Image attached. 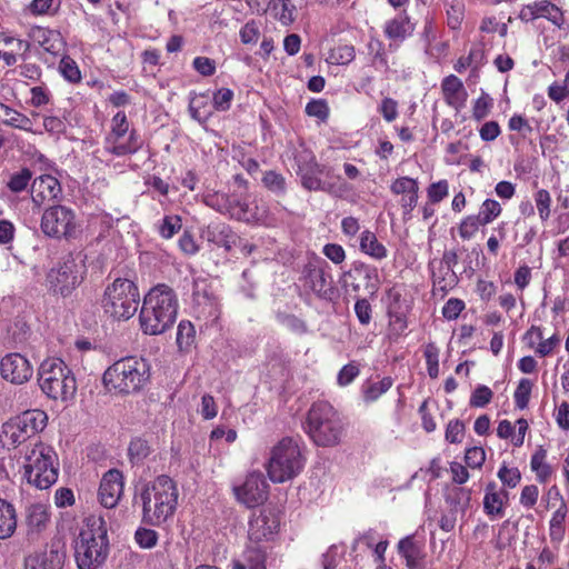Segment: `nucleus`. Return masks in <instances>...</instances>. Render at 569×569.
<instances>
[{"instance_id": "58836bf2", "label": "nucleus", "mask_w": 569, "mask_h": 569, "mask_svg": "<svg viewBox=\"0 0 569 569\" xmlns=\"http://www.w3.org/2000/svg\"><path fill=\"white\" fill-rule=\"evenodd\" d=\"M263 186L271 192L282 196L286 193V179L273 170L266 171L262 177Z\"/></svg>"}, {"instance_id": "2f4dec72", "label": "nucleus", "mask_w": 569, "mask_h": 569, "mask_svg": "<svg viewBox=\"0 0 569 569\" xmlns=\"http://www.w3.org/2000/svg\"><path fill=\"white\" fill-rule=\"evenodd\" d=\"M567 516L566 502H562L559 508L553 512L550 520V539L560 542L565 536V520Z\"/></svg>"}, {"instance_id": "6e6552de", "label": "nucleus", "mask_w": 569, "mask_h": 569, "mask_svg": "<svg viewBox=\"0 0 569 569\" xmlns=\"http://www.w3.org/2000/svg\"><path fill=\"white\" fill-rule=\"evenodd\" d=\"M305 466V458L296 441L283 438L271 450L267 466L270 480L282 483L297 477Z\"/></svg>"}, {"instance_id": "4468645a", "label": "nucleus", "mask_w": 569, "mask_h": 569, "mask_svg": "<svg viewBox=\"0 0 569 569\" xmlns=\"http://www.w3.org/2000/svg\"><path fill=\"white\" fill-rule=\"evenodd\" d=\"M325 260L309 261L302 269L300 281L306 290L319 298L328 299L332 293L330 281L327 279Z\"/></svg>"}, {"instance_id": "bb28decb", "label": "nucleus", "mask_w": 569, "mask_h": 569, "mask_svg": "<svg viewBox=\"0 0 569 569\" xmlns=\"http://www.w3.org/2000/svg\"><path fill=\"white\" fill-rule=\"evenodd\" d=\"M32 37L47 52L52 54H57L62 47L60 33L54 30L37 27L32 30Z\"/></svg>"}, {"instance_id": "ddd939ff", "label": "nucleus", "mask_w": 569, "mask_h": 569, "mask_svg": "<svg viewBox=\"0 0 569 569\" xmlns=\"http://www.w3.org/2000/svg\"><path fill=\"white\" fill-rule=\"evenodd\" d=\"M76 227V213L66 206H51L42 213L40 228L50 238L69 239L73 237Z\"/></svg>"}, {"instance_id": "0eeeda50", "label": "nucleus", "mask_w": 569, "mask_h": 569, "mask_svg": "<svg viewBox=\"0 0 569 569\" xmlns=\"http://www.w3.org/2000/svg\"><path fill=\"white\" fill-rule=\"evenodd\" d=\"M140 293L137 284L124 278H117L104 289L101 307L114 320H129L139 307Z\"/></svg>"}, {"instance_id": "7ed1b4c3", "label": "nucleus", "mask_w": 569, "mask_h": 569, "mask_svg": "<svg viewBox=\"0 0 569 569\" xmlns=\"http://www.w3.org/2000/svg\"><path fill=\"white\" fill-rule=\"evenodd\" d=\"M178 488L174 481L161 475L148 482L141 490L142 521L160 526L173 516L178 505Z\"/></svg>"}, {"instance_id": "9b49d317", "label": "nucleus", "mask_w": 569, "mask_h": 569, "mask_svg": "<svg viewBox=\"0 0 569 569\" xmlns=\"http://www.w3.org/2000/svg\"><path fill=\"white\" fill-rule=\"evenodd\" d=\"M82 270L83 266L77 262L76 258L71 254H68L57 267L48 272L47 283L49 290L62 297L70 296L82 281Z\"/></svg>"}, {"instance_id": "39448f33", "label": "nucleus", "mask_w": 569, "mask_h": 569, "mask_svg": "<svg viewBox=\"0 0 569 569\" xmlns=\"http://www.w3.org/2000/svg\"><path fill=\"white\" fill-rule=\"evenodd\" d=\"M303 428L312 441L321 447L338 445L343 433L339 413L327 401H318L311 406Z\"/></svg>"}, {"instance_id": "aec40b11", "label": "nucleus", "mask_w": 569, "mask_h": 569, "mask_svg": "<svg viewBox=\"0 0 569 569\" xmlns=\"http://www.w3.org/2000/svg\"><path fill=\"white\" fill-rule=\"evenodd\" d=\"M66 552L58 545H51L49 550L29 555L24 560V569H62Z\"/></svg>"}, {"instance_id": "680f3d73", "label": "nucleus", "mask_w": 569, "mask_h": 569, "mask_svg": "<svg viewBox=\"0 0 569 569\" xmlns=\"http://www.w3.org/2000/svg\"><path fill=\"white\" fill-rule=\"evenodd\" d=\"M232 99V90L228 88H221L213 94V107L219 111H226L230 108Z\"/></svg>"}, {"instance_id": "79ce46f5", "label": "nucleus", "mask_w": 569, "mask_h": 569, "mask_svg": "<svg viewBox=\"0 0 569 569\" xmlns=\"http://www.w3.org/2000/svg\"><path fill=\"white\" fill-rule=\"evenodd\" d=\"M59 70L63 78L71 83H78L81 80V72L78 64L70 57H63L59 62Z\"/></svg>"}, {"instance_id": "e2e57ef3", "label": "nucleus", "mask_w": 569, "mask_h": 569, "mask_svg": "<svg viewBox=\"0 0 569 569\" xmlns=\"http://www.w3.org/2000/svg\"><path fill=\"white\" fill-rule=\"evenodd\" d=\"M492 99L487 94L482 93L481 97H479L475 104L472 110V116L477 121L482 120L486 118L489 113V109L491 108Z\"/></svg>"}, {"instance_id": "dca6fc26", "label": "nucleus", "mask_w": 569, "mask_h": 569, "mask_svg": "<svg viewBox=\"0 0 569 569\" xmlns=\"http://www.w3.org/2000/svg\"><path fill=\"white\" fill-rule=\"evenodd\" d=\"M278 515L271 509L253 512L249 521L248 536L250 541L261 542L273 538L279 528Z\"/></svg>"}, {"instance_id": "a211bd4d", "label": "nucleus", "mask_w": 569, "mask_h": 569, "mask_svg": "<svg viewBox=\"0 0 569 569\" xmlns=\"http://www.w3.org/2000/svg\"><path fill=\"white\" fill-rule=\"evenodd\" d=\"M123 493V476L118 469L108 470L99 487V501L106 508H114Z\"/></svg>"}, {"instance_id": "5701e85b", "label": "nucleus", "mask_w": 569, "mask_h": 569, "mask_svg": "<svg viewBox=\"0 0 569 569\" xmlns=\"http://www.w3.org/2000/svg\"><path fill=\"white\" fill-rule=\"evenodd\" d=\"M203 237L208 241L223 247L227 251H230L238 240V237L233 233L231 228L223 222L210 223L203 231Z\"/></svg>"}, {"instance_id": "cd10ccee", "label": "nucleus", "mask_w": 569, "mask_h": 569, "mask_svg": "<svg viewBox=\"0 0 569 569\" xmlns=\"http://www.w3.org/2000/svg\"><path fill=\"white\" fill-rule=\"evenodd\" d=\"M0 120L9 127L32 131V121L23 113L10 108L4 103H0Z\"/></svg>"}, {"instance_id": "8fccbe9b", "label": "nucleus", "mask_w": 569, "mask_h": 569, "mask_svg": "<svg viewBox=\"0 0 569 569\" xmlns=\"http://www.w3.org/2000/svg\"><path fill=\"white\" fill-rule=\"evenodd\" d=\"M532 383L529 379H521L515 391V402L519 409L527 408L530 399Z\"/></svg>"}, {"instance_id": "412c9836", "label": "nucleus", "mask_w": 569, "mask_h": 569, "mask_svg": "<svg viewBox=\"0 0 569 569\" xmlns=\"http://www.w3.org/2000/svg\"><path fill=\"white\" fill-rule=\"evenodd\" d=\"M50 521L49 508L43 503H33L26 509L27 536L38 538Z\"/></svg>"}, {"instance_id": "e433bc0d", "label": "nucleus", "mask_w": 569, "mask_h": 569, "mask_svg": "<svg viewBox=\"0 0 569 569\" xmlns=\"http://www.w3.org/2000/svg\"><path fill=\"white\" fill-rule=\"evenodd\" d=\"M150 455L148 442L141 438L131 440L128 448V456L133 465L141 463Z\"/></svg>"}, {"instance_id": "c756f323", "label": "nucleus", "mask_w": 569, "mask_h": 569, "mask_svg": "<svg viewBox=\"0 0 569 569\" xmlns=\"http://www.w3.org/2000/svg\"><path fill=\"white\" fill-rule=\"evenodd\" d=\"M537 18H545L553 24L561 27L563 23L562 11L549 0L535 1Z\"/></svg>"}, {"instance_id": "a19ab883", "label": "nucleus", "mask_w": 569, "mask_h": 569, "mask_svg": "<svg viewBox=\"0 0 569 569\" xmlns=\"http://www.w3.org/2000/svg\"><path fill=\"white\" fill-rule=\"evenodd\" d=\"M399 553L405 558L422 559L423 552L421 547L417 543L413 537L408 536L399 541Z\"/></svg>"}, {"instance_id": "6ab92c4d", "label": "nucleus", "mask_w": 569, "mask_h": 569, "mask_svg": "<svg viewBox=\"0 0 569 569\" xmlns=\"http://www.w3.org/2000/svg\"><path fill=\"white\" fill-rule=\"evenodd\" d=\"M62 189L59 180L51 174H42L36 178L31 186L32 202L41 207L46 201L56 200Z\"/></svg>"}, {"instance_id": "f257e3e1", "label": "nucleus", "mask_w": 569, "mask_h": 569, "mask_svg": "<svg viewBox=\"0 0 569 569\" xmlns=\"http://www.w3.org/2000/svg\"><path fill=\"white\" fill-rule=\"evenodd\" d=\"M178 297L174 290L164 283L151 288L144 296L139 313L143 333L157 336L172 328L178 315Z\"/></svg>"}, {"instance_id": "09e8293b", "label": "nucleus", "mask_w": 569, "mask_h": 569, "mask_svg": "<svg viewBox=\"0 0 569 569\" xmlns=\"http://www.w3.org/2000/svg\"><path fill=\"white\" fill-rule=\"evenodd\" d=\"M136 542L143 549H151L158 542V533L153 529L140 527L134 533Z\"/></svg>"}, {"instance_id": "c85d7f7f", "label": "nucleus", "mask_w": 569, "mask_h": 569, "mask_svg": "<svg viewBox=\"0 0 569 569\" xmlns=\"http://www.w3.org/2000/svg\"><path fill=\"white\" fill-rule=\"evenodd\" d=\"M360 249L362 252L371 256L375 259H383L387 257L386 247L378 241L375 233L368 230L361 233Z\"/></svg>"}, {"instance_id": "37998d69", "label": "nucleus", "mask_w": 569, "mask_h": 569, "mask_svg": "<svg viewBox=\"0 0 569 569\" xmlns=\"http://www.w3.org/2000/svg\"><path fill=\"white\" fill-rule=\"evenodd\" d=\"M427 370L430 378L436 379L439 375V349L435 343H428L425 348Z\"/></svg>"}, {"instance_id": "f03ea898", "label": "nucleus", "mask_w": 569, "mask_h": 569, "mask_svg": "<svg viewBox=\"0 0 569 569\" xmlns=\"http://www.w3.org/2000/svg\"><path fill=\"white\" fill-rule=\"evenodd\" d=\"M151 367L142 357L128 356L114 361L102 376L108 392L128 396L138 393L150 381Z\"/></svg>"}, {"instance_id": "ea45409f", "label": "nucleus", "mask_w": 569, "mask_h": 569, "mask_svg": "<svg viewBox=\"0 0 569 569\" xmlns=\"http://www.w3.org/2000/svg\"><path fill=\"white\" fill-rule=\"evenodd\" d=\"M392 386V379L390 377H385L378 382L370 383L363 390V399L367 402L376 401L381 395L387 392Z\"/></svg>"}, {"instance_id": "5fc2aeb1", "label": "nucleus", "mask_w": 569, "mask_h": 569, "mask_svg": "<svg viewBox=\"0 0 569 569\" xmlns=\"http://www.w3.org/2000/svg\"><path fill=\"white\" fill-rule=\"evenodd\" d=\"M449 192V184L447 180H440L431 183L427 189L428 199L431 203L442 201Z\"/></svg>"}, {"instance_id": "f3484780", "label": "nucleus", "mask_w": 569, "mask_h": 569, "mask_svg": "<svg viewBox=\"0 0 569 569\" xmlns=\"http://www.w3.org/2000/svg\"><path fill=\"white\" fill-rule=\"evenodd\" d=\"M0 373L4 380L14 385H22L30 380L33 368L24 356L12 352L1 359Z\"/></svg>"}, {"instance_id": "de8ad7c7", "label": "nucleus", "mask_w": 569, "mask_h": 569, "mask_svg": "<svg viewBox=\"0 0 569 569\" xmlns=\"http://www.w3.org/2000/svg\"><path fill=\"white\" fill-rule=\"evenodd\" d=\"M194 327L190 321L182 320L177 330V343L180 349L189 347L194 338Z\"/></svg>"}, {"instance_id": "473e14b6", "label": "nucleus", "mask_w": 569, "mask_h": 569, "mask_svg": "<svg viewBox=\"0 0 569 569\" xmlns=\"http://www.w3.org/2000/svg\"><path fill=\"white\" fill-rule=\"evenodd\" d=\"M355 57L353 46L339 44L329 51L327 61L331 64L342 66L350 63Z\"/></svg>"}, {"instance_id": "20e7f679", "label": "nucleus", "mask_w": 569, "mask_h": 569, "mask_svg": "<svg viewBox=\"0 0 569 569\" xmlns=\"http://www.w3.org/2000/svg\"><path fill=\"white\" fill-rule=\"evenodd\" d=\"M109 539L102 517L90 516L74 540V558L79 569H98L107 560Z\"/></svg>"}, {"instance_id": "603ef678", "label": "nucleus", "mask_w": 569, "mask_h": 569, "mask_svg": "<svg viewBox=\"0 0 569 569\" xmlns=\"http://www.w3.org/2000/svg\"><path fill=\"white\" fill-rule=\"evenodd\" d=\"M181 229V218L179 216H166L159 227L161 237L170 239Z\"/></svg>"}, {"instance_id": "49530a36", "label": "nucleus", "mask_w": 569, "mask_h": 569, "mask_svg": "<svg viewBox=\"0 0 569 569\" xmlns=\"http://www.w3.org/2000/svg\"><path fill=\"white\" fill-rule=\"evenodd\" d=\"M535 202L539 217L542 221H547L550 217L551 197L546 189H540L535 193Z\"/></svg>"}, {"instance_id": "69168bd1", "label": "nucleus", "mask_w": 569, "mask_h": 569, "mask_svg": "<svg viewBox=\"0 0 569 569\" xmlns=\"http://www.w3.org/2000/svg\"><path fill=\"white\" fill-rule=\"evenodd\" d=\"M465 309V302L457 298H450L442 308V316L447 320H455Z\"/></svg>"}, {"instance_id": "a18cd8bd", "label": "nucleus", "mask_w": 569, "mask_h": 569, "mask_svg": "<svg viewBox=\"0 0 569 569\" xmlns=\"http://www.w3.org/2000/svg\"><path fill=\"white\" fill-rule=\"evenodd\" d=\"M466 426L459 419L450 420L446 428L445 438L450 443H461L465 437Z\"/></svg>"}, {"instance_id": "c03bdc74", "label": "nucleus", "mask_w": 569, "mask_h": 569, "mask_svg": "<svg viewBox=\"0 0 569 569\" xmlns=\"http://www.w3.org/2000/svg\"><path fill=\"white\" fill-rule=\"evenodd\" d=\"M469 500V493L462 488L452 489L446 497V502L449 503L455 511H465Z\"/></svg>"}, {"instance_id": "4d7b16f0", "label": "nucleus", "mask_w": 569, "mask_h": 569, "mask_svg": "<svg viewBox=\"0 0 569 569\" xmlns=\"http://www.w3.org/2000/svg\"><path fill=\"white\" fill-rule=\"evenodd\" d=\"M241 42L244 44L256 43L260 36L259 24L254 20L248 21L239 32Z\"/></svg>"}, {"instance_id": "1a4fd4ad", "label": "nucleus", "mask_w": 569, "mask_h": 569, "mask_svg": "<svg viewBox=\"0 0 569 569\" xmlns=\"http://www.w3.org/2000/svg\"><path fill=\"white\" fill-rule=\"evenodd\" d=\"M58 458L56 451L38 442L26 456L24 476L29 483L38 489L50 488L58 479Z\"/></svg>"}, {"instance_id": "0e129e2a", "label": "nucleus", "mask_w": 569, "mask_h": 569, "mask_svg": "<svg viewBox=\"0 0 569 569\" xmlns=\"http://www.w3.org/2000/svg\"><path fill=\"white\" fill-rule=\"evenodd\" d=\"M465 460L470 468H480L486 460V452L482 447H471L466 450Z\"/></svg>"}, {"instance_id": "a878e982", "label": "nucleus", "mask_w": 569, "mask_h": 569, "mask_svg": "<svg viewBox=\"0 0 569 569\" xmlns=\"http://www.w3.org/2000/svg\"><path fill=\"white\" fill-rule=\"evenodd\" d=\"M266 551L261 547H248L243 553V561L233 560L232 569H266Z\"/></svg>"}, {"instance_id": "052dcab7", "label": "nucleus", "mask_w": 569, "mask_h": 569, "mask_svg": "<svg viewBox=\"0 0 569 569\" xmlns=\"http://www.w3.org/2000/svg\"><path fill=\"white\" fill-rule=\"evenodd\" d=\"M415 190H419L418 183L415 179L409 177H401L391 184V191L395 194H409Z\"/></svg>"}, {"instance_id": "774afa93", "label": "nucleus", "mask_w": 569, "mask_h": 569, "mask_svg": "<svg viewBox=\"0 0 569 569\" xmlns=\"http://www.w3.org/2000/svg\"><path fill=\"white\" fill-rule=\"evenodd\" d=\"M193 68L200 74L204 77H210L216 72V62L214 60L208 57H197L192 62Z\"/></svg>"}, {"instance_id": "c9c22d12", "label": "nucleus", "mask_w": 569, "mask_h": 569, "mask_svg": "<svg viewBox=\"0 0 569 569\" xmlns=\"http://www.w3.org/2000/svg\"><path fill=\"white\" fill-rule=\"evenodd\" d=\"M298 176L301 177V184L307 190H323V182L320 179V174L322 173V168L316 167V169H308L306 171L297 172Z\"/></svg>"}, {"instance_id": "9d476101", "label": "nucleus", "mask_w": 569, "mask_h": 569, "mask_svg": "<svg viewBox=\"0 0 569 569\" xmlns=\"http://www.w3.org/2000/svg\"><path fill=\"white\" fill-rule=\"evenodd\" d=\"M48 417L41 410H27L2 425L3 446L13 448L37 436L47 426Z\"/></svg>"}, {"instance_id": "6e6d98bb", "label": "nucleus", "mask_w": 569, "mask_h": 569, "mask_svg": "<svg viewBox=\"0 0 569 569\" xmlns=\"http://www.w3.org/2000/svg\"><path fill=\"white\" fill-rule=\"evenodd\" d=\"M479 226H481V222H480L479 218H477V216H475V214L468 216L459 224V228H458L459 236L463 240H469L478 231Z\"/></svg>"}, {"instance_id": "423d86ee", "label": "nucleus", "mask_w": 569, "mask_h": 569, "mask_svg": "<svg viewBox=\"0 0 569 569\" xmlns=\"http://www.w3.org/2000/svg\"><path fill=\"white\" fill-rule=\"evenodd\" d=\"M41 391L54 401L66 402L77 392V380L72 370L60 358L44 359L38 369Z\"/></svg>"}, {"instance_id": "f8f14e48", "label": "nucleus", "mask_w": 569, "mask_h": 569, "mask_svg": "<svg viewBox=\"0 0 569 569\" xmlns=\"http://www.w3.org/2000/svg\"><path fill=\"white\" fill-rule=\"evenodd\" d=\"M129 130L127 116L123 111H119L112 118V128L106 137V151L117 157L132 154L142 148V140L134 129L129 133L128 140L122 141Z\"/></svg>"}, {"instance_id": "864d4df0", "label": "nucleus", "mask_w": 569, "mask_h": 569, "mask_svg": "<svg viewBox=\"0 0 569 569\" xmlns=\"http://www.w3.org/2000/svg\"><path fill=\"white\" fill-rule=\"evenodd\" d=\"M493 397V392L487 386H478L471 397H470V406L476 408H482L487 406Z\"/></svg>"}, {"instance_id": "4c0bfd02", "label": "nucleus", "mask_w": 569, "mask_h": 569, "mask_svg": "<svg viewBox=\"0 0 569 569\" xmlns=\"http://www.w3.org/2000/svg\"><path fill=\"white\" fill-rule=\"evenodd\" d=\"M31 179L32 171L29 168H22L10 176L7 187L10 191L19 193L27 189Z\"/></svg>"}, {"instance_id": "7c9ffc66", "label": "nucleus", "mask_w": 569, "mask_h": 569, "mask_svg": "<svg viewBox=\"0 0 569 569\" xmlns=\"http://www.w3.org/2000/svg\"><path fill=\"white\" fill-rule=\"evenodd\" d=\"M393 299V303L390 305L388 309L389 330L392 335L399 337L407 329V320L405 313L396 308V303L400 299V295L396 293Z\"/></svg>"}, {"instance_id": "3c124183", "label": "nucleus", "mask_w": 569, "mask_h": 569, "mask_svg": "<svg viewBox=\"0 0 569 569\" xmlns=\"http://www.w3.org/2000/svg\"><path fill=\"white\" fill-rule=\"evenodd\" d=\"M498 478L503 486L516 488L521 480V473L518 468H508L506 465H502L498 471Z\"/></svg>"}, {"instance_id": "72a5a7b5", "label": "nucleus", "mask_w": 569, "mask_h": 569, "mask_svg": "<svg viewBox=\"0 0 569 569\" xmlns=\"http://www.w3.org/2000/svg\"><path fill=\"white\" fill-rule=\"evenodd\" d=\"M508 499V492L502 490L497 493L485 495L483 509L488 516H501L503 513L505 500Z\"/></svg>"}, {"instance_id": "393cba45", "label": "nucleus", "mask_w": 569, "mask_h": 569, "mask_svg": "<svg viewBox=\"0 0 569 569\" xmlns=\"http://www.w3.org/2000/svg\"><path fill=\"white\" fill-rule=\"evenodd\" d=\"M17 512L13 505L0 499V539L10 538L17 529Z\"/></svg>"}, {"instance_id": "13d9d810", "label": "nucleus", "mask_w": 569, "mask_h": 569, "mask_svg": "<svg viewBox=\"0 0 569 569\" xmlns=\"http://www.w3.org/2000/svg\"><path fill=\"white\" fill-rule=\"evenodd\" d=\"M306 113L309 117H316L322 121H325L329 116V107L326 100H311L306 106Z\"/></svg>"}, {"instance_id": "4be33fe9", "label": "nucleus", "mask_w": 569, "mask_h": 569, "mask_svg": "<svg viewBox=\"0 0 569 569\" xmlns=\"http://www.w3.org/2000/svg\"><path fill=\"white\" fill-rule=\"evenodd\" d=\"M441 90L446 102L456 110L461 109L466 101L468 93L463 87L462 81L455 74H450L442 80Z\"/></svg>"}, {"instance_id": "f704fd0d", "label": "nucleus", "mask_w": 569, "mask_h": 569, "mask_svg": "<svg viewBox=\"0 0 569 569\" xmlns=\"http://www.w3.org/2000/svg\"><path fill=\"white\" fill-rule=\"evenodd\" d=\"M501 211L502 208L497 200L486 199L480 207L477 218H479L481 226H487L498 218Z\"/></svg>"}, {"instance_id": "2eb2a0df", "label": "nucleus", "mask_w": 569, "mask_h": 569, "mask_svg": "<svg viewBox=\"0 0 569 569\" xmlns=\"http://www.w3.org/2000/svg\"><path fill=\"white\" fill-rule=\"evenodd\" d=\"M268 483L260 472L247 476L241 486L234 487V495L241 503L253 508L263 503L268 498Z\"/></svg>"}, {"instance_id": "338daca9", "label": "nucleus", "mask_w": 569, "mask_h": 569, "mask_svg": "<svg viewBox=\"0 0 569 569\" xmlns=\"http://www.w3.org/2000/svg\"><path fill=\"white\" fill-rule=\"evenodd\" d=\"M355 312L361 325H369L371 321L372 308L365 298L358 299L355 303Z\"/></svg>"}, {"instance_id": "b1692460", "label": "nucleus", "mask_w": 569, "mask_h": 569, "mask_svg": "<svg viewBox=\"0 0 569 569\" xmlns=\"http://www.w3.org/2000/svg\"><path fill=\"white\" fill-rule=\"evenodd\" d=\"M415 30L413 23L406 12L399 13L393 19L386 22L385 34L393 41H403Z\"/></svg>"}, {"instance_id": "bf43d9fd", "label": "nucleus", "mask_w": 569, "mask_h": 569, "mask_svg": "<svg viewBox=\"0 0 569 569\" xmlns=\"http://www.w3.org/2000/svg\"><path fill=\"white\" fill-rule=\"evenodd\" d=\"M206 98L207 97L203 94L196 96V97L191 98L190 103H189V112H190L191 117L194 120H197L198 122H206L209 117V112L201 111V108L206 103V101H204Z\"/></svg>"}]
</instances>
